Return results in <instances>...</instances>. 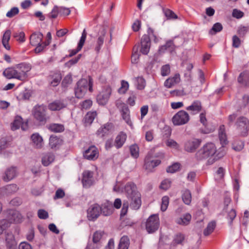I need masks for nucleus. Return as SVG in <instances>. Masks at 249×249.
I'll list each match as a JSON object with an SVG mask.
<instances>
[{
    "instance_id": "obj_35",
    "label": "nucleus",
    "mask_w": 249,
    "mask_h": 249,
    "mask_svg": "<svg viewBox=\"0 0 249 249\" xmlns=\"http://www.w3.org/2000/svg\"><path fill=\"white\" fill-rule=\"evenodd\" d=\"M185 235L181 233H178L175 235L171 245L173 246H176L178 245H183Z\"/></svg>"
},
{
    "instance_id": "obj_37",
    "label": "nucleus",
    "mask_w": 249,
    "mask_h": 249,
    "mask_svg": "<svg viewBox=\"0 0 249 249\" xmlns=\"http://www.w3.org/2000/svg\"><path fill=\"white\" fill-rule=\"evenodd\" d=\"M54 160V156L52 153H47L44 155L42 158V163L44 166H48Z\"/></svg>"
},
{
    "instance_id": "obj_4",
    "label": "nucleus",
    "mask_w": 249,
    "mask_h": 249,
    "mask_svg": "<svg viewBox=\"0 0 249 249\" xmlns=\"http://www.w3.org/2000/svg\"><path fill=\"white\" fill-rule=\"evenodd\" d=\"M92 79L89 77V80L82 79L77 83V87L75 89V94L77 98H83L86 93L88 89L90 92L92 91Z\"/></svg>"
},
{
    "instance_id": "obj_44",
    "label": "nucleus",
    "mask_w": 249,
    "mask_h": 249,
    "mask_svg": "<svg viewBox=\"0 0 249 249\" xmlns=\"http://www.w3.org/2000/svg\"><path fill=\"white\" fill-rule=\"evenodd\" d=\"M249 76V72L247 71H244L239 74L237 78L238 82L243 85H246L247 83L244 79V78L248 77Z\"/></svg>"
},
{
    "instance_id": "obj_62",
    "label": "nucleus",
    "mask_w": 249,
    "mask_h": 249,
    "mask_svg": "<svg viewBox=\"0 0 249 249\" xmlns=\"http://www.w3.org/2000/svg\"><path fill=\"white\" fill-rule=\"evenodd\" d=\"M59 13V7L55 6L53 9L51 13H50V17L53 18H55Z\"/></svg>"
},
{
    "instance_id": "obj_5",
    "label": "nucleus",
    "mask_w": 249,
    "mask_h": 249,
    "mask_svg": "<svg viewBox=\"0 0 249 249\" xmlns=\"http://www.w3.org/2000/svg\"><path fill=\"white\" fill-rule=\"evenodd\" d=\"M236 130L239 135L246 136L249 130V121L245 117H240L235 123Z\"/></svg>"
},
{
    "instance_id": "obj_58",
    "label": "nucleus",
    "mask_w": 249,
    "mask_h": 249,
    "mask_svg": "<svg viewBox=\"0 0 249 249\" xmlns=\"http://www.w3.org/2000/svg\"><path fill=\"white\" fill-rule=\"evenodd\" d=\"M37 215L39 218L42 219H47L49 216L48 212L43 209H40L38 211Z\"/></svg>"
},
{
    "instance_id": "obj_48",
    "label": "nucleus",
    "mask_w": 249,
    "mask_h": 249,
    "mask_svg": "<svg viewBox=\"0 0 249 249\" xmlns=\"http://www.w3.org/2000/svg\"><path fill=\"white\" fill-rule=\"evenodd\" d=\"M169 197L167 196L162 197L161 204V210L162 212H164L167 210L169 204Z\"/></svg>"
},
{
    "instance_id": "obj_42",
    "label": "nucleus",
    "mask_w": 249,
    "mask_h": 249,
    "mask_svg": "<svg viewBox=\"0 0 249 249\" xmlns=\"http://www.w3.org/2000/svg\"><path fill=\"white\" fill-rule=\"evenodd\" d=\"M96 115L97 113L96 111L89 112L87 113L85 117V123L89 124H91Z\"/></svg>"
},
{
    "instance_id": "obj_23",
    "label": "nucleus",
    "mask_w": 249,
    "mask_h": 249,
    "mask_svg": "<svg viewBox=\"0 0 249 249\" xmlns=\"http://www.w3.org/2000/svg\"><path fill=\"white\" fill-rule=\"evenodd\" d=\"M180 81V75L176 73L173 77H170L166 79L164 82L165 87L170 88L173 86L178 84Z\"/></svg>"
},
{
    "instance_id": "obj_21",
    "label": "nucleus",
    "mask_w": 249,
    "mask_h": 249,
    "mask_svg": "<svg viewBox=\"0 0 249 249\" xmlns=\"http://www.w3.org/2000/svg\"><path fill=\"white\" fill-rule=\"evenodd\" d=\"M112 128V125L111 124H106L98 129L96 134L98 137L103 138L109 134Z\"/></svg>"
},
{
    "instance_id": "obj_20",
    "label": "nucleus",
    "mask_w": 249,
    "mask_h": 249,
    "mask_svg": "<svg viewBox=\"0 0 249 249\" xmlns=\"http://www.w3.org/2000/svg\"><path fill=\"white\" fill-rule=\"evenodd\" d=\"M16 176V169L15 167H11L6 170L2 176V179L5 182H8L13 179Z\"/></svg>"
},
{
    "instance_id": "obj_63",
    "label": "nucleus",
    "mask_w": 249,
    "mask_h": 249,
    "mask_svg": "<svg viewBox=\"0 0 249 249\" xmlns=\"http://www.w3.org/2000/svg\"><path fill=\"white\" fill-rule=\"evenodd\" d=\"M244 147V144L242 142H239L237 143L234 142L232 144V148L237 151L241 150Z\"/></svg>"
},
{
    "instance_id": "obj_8",
    "label": "nucleus",
    "mask_w": 249,
    "mask_h": 249,
    "mask_svg": "<svg viewBox=\"0 0 249 249\" xmlns=\"http://www.w3.org/2000/svg\"><path fill=\"white\" fill-rule=\"evenodd\" d=\"M160 225L159 218L157 215H151L146 222V230L149 233L155 232Z\"/></svg>"
},
{
    "instance_id": "obj_56",
    "label": "nucleus",
    "mask_w": 249,
    "mask_h": 249,
    "mask_svg": "<svg viewBox=\"0 0 249 249\" xmlns=\"http://www.w3.org/2000/svg\"><path fill=\"white\" fill-rule=\"evenodd\" d=\"M170 72V67L169 65L163 66L161 68V74L163 76L168 75Z\"/></svg>"
},
{
    "instance_id": "obj_22",
    "label": "nucleus",
    "mask_w": 249,
    "mask_h": 249,
    "mask_svg": "<svg viewBox=\"0 0 249 249\" xmlns=\"http://www.w3.org/2000/svg\"><path fill=\"white\" fill-rule=\"evenodd\" d=\"M66 107V104L62 100H55L48 106L49 109L53 111L59 110Z\"/></svg>"
},
{
    "instance_id": "obj_53",
    "label": "nucleus",
    "mask_w": 249,
    "mask_h": 249,
    "mask_svg": "<svg viewBox=\"0 0 249 249\" xmlns=\"http://www.w3.org/2000/svg\"><path fill=\"white\" fill-rule=\"evenodd\" d=\"M180 168V165L178 163H176L172 165L171 166H169L167 169L166 171L168 173H174L179 170Z\"/></svg>"
},
{
    "instance_id": "obj_60",
    "label": "nucleus",
    "mask_w": 249,
    "mask_h": 249,
    "mask_svg": "<svg viewBox=\"0 0 249 249\" xmlns=\"http://www.w3.org/2000/svg\"><path fill=\"white\" fill-rule=\"evenodd\" d=\"M11 223L8 219H2L0 221V226L2 227L3 230H5L10 227Z\"/></svg>"
},
{
    "instance_id": "obj_28",
    "label": "nucleus",
    "mask_w": 249,
    "mask_h": 249,
    "mask_svg": "<svg viewBox=\"0 0 249 249\" xmlns=\"http://www.w3.org/2000/svg\"><path fill=\"white\" fill-rule=\"evenodd\" d=\"M126 135L124 132H121L116 137L114 145L117 148H121L126 141Z\"/></svg>"
},
{
    "instance_id": "obj_18",
    "label": "nucleus",
    "mask_w": 249,
    "mask_h": 249,
    "mask_svg": "<svg viewBox=\"0 0 249 249\" xmlns=\"http://www.w3.org/2000/svg\"><path fill=\"white\" fill-rule=\"evenodd\" d=\"M150 44L149 37L145 35L143 36L141 40V52L143 54H147L149 51Z\"/></svg>"
},
{
    "instance_id": "obj_64",
    "label": "nucleus",
    "mask_w": 249,
    "mask_h": 249,
    "mask_svg": "<svg viewBox=\"0 0 249 249\" xmlns=\"http://www.w3.org/2000/svg\"><path fill=\"white\" fill-rule=\"evenodd\" d=\"M232 15L236 18H240L243 17L244 13L236 9H234L233 10Z\"/></svg>"
},
{
    "instance_id": "obj_26",
    "label": "nucleus",
    "mask_w": 249,
    "mask_h": 249,
    "mask_svg": "<svg viewBox=\"0 0 249 249\" xmlns=\"http://www.w3.org/2000/svg\"><path fill=\"white\" fill-rule=\"evenodd\" d=\"M101 208V213L105 216H108L112 213L114 209L111 202L107 201Z\"/></svg>"
},
{
    "instance_id": "obj_7",
    "label": "nucleus",
    "mask_w": 249,
    "mask_h": 249,
    "mask_svg": "<svg viewBox=\"0 0 249 249\" xmlns=\"http://www.w3.org/2000/svg\"><path fill=\"white\" fill-rule=\"evenodd\" d=\"M190 120L189 114L183 110L178 112L172 119L175 125H181L187 124Z\"/></svg>"
},
{
    "instance_id": "obj_27",
    "label": "nucleus",
    "mask_w": 249,
    "mask_h": 249,
    "mask_svg": "<svg viewBox=\"0 0 249 249\" xmlns=\"http://www.w3.org/2000/svg\"><path fill=\"white\" fill-rule=\"evenodd\" d=\"M201 109V103L197 100L194 101L191 106L186 107V110L191 111L193 114L198 113Z\"/></svg>"
},
{
    "instance_id": "obj_43",
    "label": "nucleus",
    "mask_w": 249,
    "mask_h": 249,
    "mask_svg": "<svg viewBox=\"0 0 249 249\" xmlns=\"http://www.w3.org/2000/svg\"><path fill=\"white\" fill-rule=\"evenodd\" d=\"M18 190L17 185L15 184L8 185L4 187L2 190H6L7 195L15 193Z\"/></svg>"
},
{
    "instance_id": "obj_59",
    "label": "nucleus",
    "mask_w": 249,
    "mask_h": 249,
    "mask_svg": "<svg viewBox=\"0 0 249 249\" xmlns=\"http://www.w3.org/2000/svg\"><path fill=\"white\" fill-rule=\"evenodd\" d=\"M19 12L18 8L13 7L7 14L6 16L8 18H12L14 16L17 15Z\"/></svg>"
},
{
    "instance_id": "obj_2",
    "label": "nucleus",
    "mask_w": 249,
    "mask_h": 249,
    "mask_svg": "<svg viewBox=\"0 0 249 249\" xmlns=\"http://www.w3.org/2000/svg\"><path fill=\"white\" fill-rule=\"evenodd\" d=\"M31 66L26 63H20L4 71L3 74L8 79L16 78L23 81L27 77V73L31 70Z\"/></svg>"
},
{
    "instance_id": "obj_61",
    "label": "nucleus",
    "mask_w": 249,
    "mask_h": 249,
    "mask_svg": "<svg viewBox=\"0 0 249 249\" xmlns=\"http://www.w3.org/2000/svg\"><path fill=\"white\" fill-rule=\"evenodd\" d=\"M171 185V181L168 179H165L162 181L160 185V188L164 190H167Z\"/></svg>"
},
{
    "instance_id": "obj_9",
    "label": "nucleus",
    "mask_w": 249,
    "mask_h": 249,
    "mask_svg": "<svg viewBox=\"0 0 249 249\" xmlns=\"http://www.w3.org/2000/svg\"><path fill=\"white\" fill-rule=\"evenodd\" d=\"M111 94V89L109 86L104 87L97 96V101L101 105H106Z\"/></svg>"
},
{
    "instance_id": "obj_13",
    "label": "nucleus",
    "mask_w": 249,
    "mask_h": 249,
    "mask_svg": "<svg viewBox=\"0 0 249 249\" xmlns=\"http://www.w3.org/2000/svg\"><path fill=\"white\" fill-rule=\"evenodd\" d=\"M201 141L199 139H192L187 141L184 144V150L188 152H194L199 146Z\"/></svg>"
},
{
    "instance_id": "obj_30",
    "label": "nucleus",
    "mask_w": 249,
    "mask_h": 249,
    "mask_svg": "<svg viewBox=\"0 0 249 249\" xmlns=\"http://www.w3.org/2000/svg\"><path fill=\"white\" fill-rule=\"evenodd\" d=\"M218 136L220 143L222 145H225L228 144V142L227 141V135L225 133V126L224 125L220 126Z\"/></svg>"
},
{
    "instance_id": "obj_32",
    "label": "nucleus",
    "mask_w": 249,
    "mask_h": 249,
    "mask_svg": "<svg viewBox=\"0 0 249 249\" xmlns=\"http://www.w3.org/2000/svg\"><path fill=\"white\" fill-rule=\"evenodd\" d=\"M11 34V31L10 30H7L4 33L2 39V43L3 46L8 50L10 49V46H9L8 42L10 39Z\"/></svg>"
},
{
    "instance_id": "obj_55",
    "label": "nucleus",
    "mask_w": 249,
    "mask_h": 249,
    "mask_svg": "<svg viewBox=\"0 0 249 249\" xmlns=\"http://www.w3.org/2000/svg\"><path fill=\"white\" fill-rule=\"evenodd\" d=\"M14 36L19 42H23L25 41V34L23 32L15 33Z\"/></svg>"
},
{
    "instance_id": "obj_36",
    "label": "nucleus",
    "mask_w": 249,
    "mask_h": 249,
    "mask_svg": "<svg viewBox=\"0 0 249 249\" xmlns=\"http://www.w3.org/2000/svg\"><path fill=\"white\" fill-rule=\"evenodd\" d=\"M160 163V161L159 160H153L151 161L145 160V169L149 172H152L153 169Z\"/></svg>"
},
{
    "instance_id": "obj_14",
    "label": "nucleus",
    "mask_w": 249,
    "mask_h": 249,
    "mask_svg": "<svg viewBox=\"0 0 249 249\" xmlns=\"http://www.w3.org/2000/svg\"><path fill=\"white\" fill-rule=\"evenodd\" d=\"M98 155L97 148L93 145L89 146L83 154L84 158L89 160H95L97 159Z\"/></svg>"
},
{
    "instance_id": "obj_10",
    "label": "nucleus",
    "mask_w": 249,
    "mask_h": 249,
    "mask_svg": "<svg viewBox=\"0 0 249 249\" xmlns=\"http://www.w3.org/2000/svg\"><path fill=\"white\" fill-rule=\"evenodd\" d=\"M46 108L43 105L35 106L32 110V114L34 118L40 122H45L46 120Z\"/></svg>"
},
{
    "instance_id": "obj_11",
    "label": "nucleus",
    "mask_w": 249,
    "mask_h": 249,
    "mask_svg": "<svg viewBox=\"0 0 249 249\" xmlns=\"http://www.w3.org/2000/svg\"><path fill=\"white\" fill-rule=\"evenodd\" d=\"M5 245L7 249H17V242L14 234L10 231L5 232Z\"/></svg>"
},
{
    "instance_id": "obj_3",
    "label": "nucleus",
    "mask_w": 249,
    "mask_h": 249,
    "mask_svg": "<svg viewBox=\"0 0 249 249\" xmlns=\"http://www.w3.org/2000/svg\"><path fill=\"white\" fill-rule=\"evenodd\" d=\"M216 152L215 145L212 142L207 143L200 148L195 154V158L198 160H202L209 158L208 164H212L215 160L214 158H212Z\"/></svg>"
},
{
    "instance_id": "obj_31",
    "label": "nucleus",
    "mask_w": 249,
    "mask_h": 249,
    "mask_svg": "<svg viewBox=\"0 0 249 249\" xmlns=\"http://www.w3.org/2000/svg\"><path fill=\"white\" fill-rule=\"evenodd\" d=\"M31 139L36 148H41L43 146V139L38 134H33L31 136Z\"/></svg>"
},
{
    "instance_id": "obj_12",
    "label": "nucleus",
    "mask_w": 249,
    "mask_h": 249,
    "mask_svg": "<svg viewBox=\"0 0 249 249\" xmlns=\"http://www.w3.org/2000/svg\"><path fill=\"white\" fill-rule=\"evenodd\" d=\"M101 213V208L98 204H94L88 210L89 220L94 221L96 219Z\"/></svg>"
},
{
    "instance_id": "obj_34",
    "label": "nucleus",
    "mask_w": 249,
    "mask_h": 249,
    "mask_svg": "<svg viewBox=\"0 0 249 249\" xmlns=\"http://www.w3.org/2000/svg\"><path fill=\"white\" fill-rule=\"evenodd\" d=\"M191 218V215L189 213H187L184 214L183 217L177 218L176 221V223L178 224L186 225L189 223Z\"/></svg>"
},
{
    "instance_id": "obj_6",
    "label": "nucleus",
    "mask_w": 249,
    "mask_h": 249,
    "mask_svg": "<svg viewBox=\"0 0 249 249\" xmlns=\"http://www.w3.org/2000/svg\"><path fill=\"white\" fill-rule=\"evenodd\" d=\"M105 232L102 230L95 231L92 237V241L89 242L87 246V249H97L102 246V240Z\"/></svg>"
},
{
    "instance_id": "obj_51",
    "label": "nucleus",
    "mask_w": 249,
    "mask_h": 249,
    "mask_svg": "<svg viewBox=\"0 0 249 249\" xmlns=\"http://www.w3.org/2000/svg\"><path fill=\"white\" fill-rule=\"evenodd\" d=\"M87 37V33L86 31V30L84 29L83 31V33L82 34V36L80 38V39L79 40V42L78 44V50H81L82 47L83 46L84 43L85 42L86 39Z\"/></svg>"
},
{
    "instance_id": "obj_29",
    "label": "nucleus",
    "mask_w": 249,
    "mask_h": 249,
    "mask_svg": "<svg viewBox=\"0 0 249 249\" xmlns=\"http://www.w3.org/2000/svg\"><path fill=\"white\" fill-rule=\"evenodd\" d=\"M106 34V31L104 28H102L100 30V34L97 38V44L95 47V50L96 52H99L101 47L103 45L104 41V37Z\"/></svg>"
},
{
    "instance_id": "obj_1",
    "label": "nucleus",
    "mask_w": 249,
    "mask_h": 249,
    "mask_svg": "<svg viewBox=\"0 0 249 249\" xmlns=\"http://www.w3.org/2000/svg\"><path fill=\"white\" fill-rule=\"evenodd\" d=\"M124 189L127 200L124 202L121 211V218L126 214L129 206L133 209L138 210L142 204L141 194L137 191V187L133 183H127L125 186Z\"/></svg>"
},
{
    "instance_id": "obj_16",
    "label": "nucleus",
    "mask_w": 249,
    "mask_h": 249,
    "mask_svg": "<svg viewBox=\"0 0 249 249\" xmlns=\"http://www.w3.org/2000/svg\"><path fill=\"white\" fill-rule=\"evenodd\" d=\"M93 173L89 171H86L83 173L82 182L85 187L88 188L93 183Z\"/></svg>"
},
{
    "instance_id": "obj_17",
    "label": "nucleus",
    "mask_w": 249,
    "mask_h": 249,
    "mask_svg": "<svg viewBox=\"0 0 249 249\" xmlns=\"http://www.w3.org/2000/svg\"><path fill=\"white\" fill-rule=\"evenodd\" d=\"M62 76L59 72H52L48 76V81L50 86H57L61 80Z\"/></svg>"
},
{
    "instance_id": "obj_57",
    "label": "nucleus",
    "mask_w": 249,
    "mask_h": 249,
    "mask_svg": "<svg viewBox=\"0 0 249 249\" xmlns=\"http://www.w3.org/2000/svg\"><path fill=\"white\" fill-rule=\"evenodd\" d=\"M148 35H147L150 40H153L154 41L157 42L158 41V38L154 34V30L151 28H149L147 31Z\"/></svg>"
},
{
    "instance_id": "obj_50",
    "label": "nucleus",
    "mask_w": 249,
    "mask_h": 249,
    "mask_svg": "<svg viewBox=\"0 0 249 249\" xmlns=\"http://www.w3.org/2000/svg\"><path fill=\"white\" fill-rule=\"evenodd\" d=\"M166 145L172 148L178 149L179 148V144L173 139H168L166 141Z\"/></svg>"
},
{
    "instance_id": "obj_41",
    "label": "nucleus",
    "mask_w": 249,
    "mask_h": 249,
    "mask_svg": "<svg viewBox=\"0 0 249 249\" xmlns=\"http://www.w3.org/2000/svg\"><path fill=\"white\" fill-rule=\"evenodd\" d=\"M216 226V223L214 221H211L209 222L206 227L204 230L203 234L205 236H208L212 233L214 230Z\"/></svg>"
},
{
    "instance_id": "obj_40",
    "label": "nucleus",
    "mask_w": 249,
    "mask_h": 249,
    "mask_svg": "<svg viewBox=\"0 0 249 249\" xmlns=\"http://www.w3.org/2000/svg\"><path fill=\"white\" fill-rule=\"evenodd\" d=\"M182 199L183 202L186 205H190L192 201V195L188 190H185L182 195Z\"/></svg>"
},
{
    "instance_id": "obj_33",
    "label": "nucleus",
    "mask_w": 249,
    "mask_h": 249,
    "mask_svg": "<svg viewBox=\"0 0 249 249\" xmlns=\"http://www.w3.org/2000/svg\"><path fill=\"white\" fill-rule=\"evenodd\" d=\"M22 119L20 116H17L13 123L12 124L11 129L13 130H15L18 129L20 126H21V128L23 130H25L24 127V124H22Z\"/></svg>"
},
{
    "instance_id": "obj_15",
    "label": "nucleus",
    "mask_w": 249,
    "mask_h": 249,
    "mask_svg": "<svg viewBox=\"0 0 249 249\" xmlns=\"http://www.w3.org/2000/svg\"><path fill=\"white\" fill-rule=\"evenodd\" d=\"M7 219L12 223H19L22 221V216L18 211L10 210L8 211Z\"/></svg>"
},
{
    "instance_id": "obj_52",
    "label": "nucleus",
    "mask_w": 249,
    "mask_h": 249,
    "mask_svg": "<svg viewBox=\"0 0 249 249\" xmlns=\"http://www.w3.org/2000/svg\"><path fill=\"white\" fill-rule=\"evenodd\" d=\"M164 15L168 19H177L178 16L175 14V13L170 10V9H165L164 11Z\"/></svg>"
},
{
    "instance_id": "obj_49",
    "label": "nucleus",
    "mask_w": 249,
    "mask_h": 249,
    "mask_svg": "<svg viewBox=\"0 0 249 249\" xmlns=\"http://www.w3.org/2000/svg\"><path fill=\"white\" fill-rule=\"evenodd\" d=\"M223 29L222 25L221 23L217 22L215 23L212 29L210 31V33L212 34H214L217 32H220Z\"/></svg>"
},
{
    "instance_id": "obj_25",
    "label": "nucleus",
    "mask_w": 249,
    "mask_h": 249,
    "mask_svg": "<svg viewBox=\"0 0 249 249\" xmlns=\"http://www.w3.org/2000/svg\"><path fill=\"white\" fill-rule=\"evenodd\" d=\"M63 143V140L59 137L52 135L49 140V145L52 149L58 148Z\"/></svg>"
},
{
    "instance_id": "obj_19",
    "label": "nucleus",
    "mask_w": 249,
    "mask_h": 249,
    "mask_svg": "<svg viewBox=\"0 0 249 249\" xmlns=\"http://www.w3.org/2000/svg\"><path fill=\"white\" fill-rule=\"evenodd\" d=\"M176 46L174 44L171 40H168L165 45L161 46L159 49L160 53H164L166 51H168L171 53L175 51Z\"/></svg>"
},
{
    "instance_id": "obj_46",
    "label": "nucleus",
    "mask_w": 249,
    "mask_h": 249,
    "mask_svg": "<svg viewBox=\"0 0 249 249\" xmlns=\"http://www.w3.org/2000/svg\"><path fill=\"white\" fill-rule=\"evenodd\" d=\"M131 155L134 158L137 159L139 155V148L136 144H133L130 147Z\"/></svg>"
},
{
    "instance_id": "obj_54",
    "label": "nucleus",
    "mask_w": 249,
    "mask_h": 249,
    "mask_svg": "<svg viewBox=\"0 0 249 249\" xmlns=\"http://www.w3.org/2000/svg\"><path fill=\"white\" fill-rule=\"evenodd\" d=\"M129 85L127 82L122 81L121 83V87L119 89L118 92L121 94H124L126 92L128 89Z\"/></svg>"
},
{
    "instance_id": "obj_47",
    "label": "nucleus",
    "mask_w": 249,
    "mask_h": 249,
    "mask_svg": "<svg viewBox=\"0 0 249 249\" xmlns=\"http://www.w3.org/2000/svg\"><path fill=\"white\" fill-rule=\"evenodd\" d=\"M236 216V213L235 210L232 209L228 213L227 218L229 220V224L230 226L232 224V221Z\"/></svg>"
},
{
    "instance_id": "obj_39",
    "label": "nucleus",
    "mask_w": 249,
    "mask_h": 249,
    "mask_svg": "<svg viewBox=\"0 0 249 249\" xmlns=\"http://www.w3.org/2000/svg\"><path fill=\"white\" fill-rule=\"evenodd\" d=\"M122 117L127 124L129 125L131 124L129 110L127 107H126L124 104H123V108L122 109Z\"/></svg>"
},
{
    "instance_id": "obj_45",
    "label": "nucleus",
    "mask_w": 249,
    "mask_h": 249,
    "mask_svg": "<svg viewBox=\"0 0 249 249\" xmlns=\"http://www.w3.org/2000/svg\"><path fill=\"white\" fill-rule=\"evenodd\" d=\"M50 129L54 132H61L64 131V125L60 124H54L50 126Z\"/></svg>"
},
{
    "instance_id": "obj_38",
    "label": "nucleus",
    "mask_w": 249,
    "mask_h": 249,
    "mask_svg": "<svg viewBox=\"0 0 249 249\" xmlns=\"http://www.w3.org/2000/svg\"><path fill=\"white\" fill-rule=\"evenodd\" d=\"M129 239L127 236H123L120 239L118 249H128Z\"/></svg>"
},
{
    "instance_id": "obj_24",
    "label": "nucleus",
    "mask_w": 249,
    "mask_h": 249,
    "mask_svg": "<svg viewBox=\"0 0 249 249\" xmlns=\"http://www.w3.org/2000/svg\"><path fill=\"white\" fill-rule=\"evenodd\" d=\"M43 35L41 33H34L30 36V42L32 46H36L41 43Z\"/></svg>"
}]
</instances>
